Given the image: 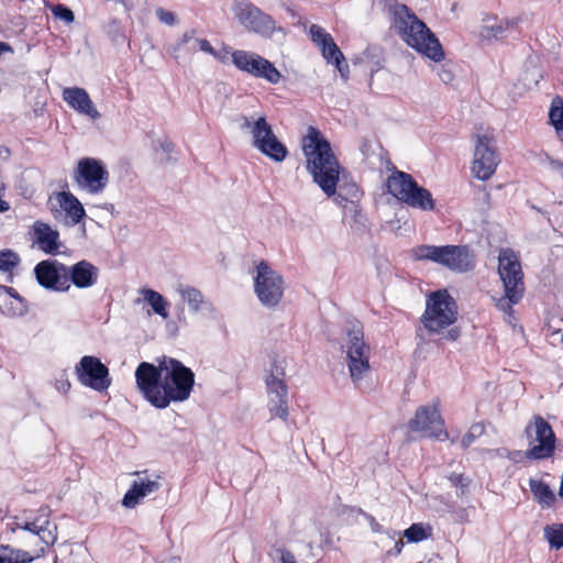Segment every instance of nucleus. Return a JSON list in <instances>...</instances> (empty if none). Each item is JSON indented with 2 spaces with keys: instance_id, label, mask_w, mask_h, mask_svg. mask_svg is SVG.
I'll list each match as a JSON object with an SVG mask.
<instances>
[{
  "instance_id": "obj_1",
  "label": "nucleus",
  "mask_w": 563,
  "mask_h": 563,
  "mask_svg": "<svg viewBox=\"0 0 563 563\" xmlns=\"http://www.w3.org/2000/svg\"><path fill=\"white\" fill-rule=\"evenodd\" d=\"M135 383L146 401L157 409H165L172 402H181L190 397L195 374L180 361L164 356L157 365L140 363L135 369Z\"/></svg>"
},
{
  "instance_id": "obj_2",
  "label": "nucleus",
  "mask_w": 563,
  "mask_h": 563,
  "mask_svg": "<svg viewBox=\"0 0 563 563\" xmlns=\"http://www.w3.org/2000/svg\"><path fill=\"white\" fill-rule=\"evenodd\" d=\"M302 150L306 157V168L313 183L328 197L335 195V187L340 183L343 169L330 143L317 129L309 128L308 135L303 140Z\"/></svg>"
},
{
  "instance_id": "obj_3",
  "label": "nucleus",
  "mask_w": 563,
  "mask_h": 563,
  "mask_svg": "<svg viewBox=\"0 0 563 563\" xmlns=\"http://www.w3.org/2000/svg\"><path fill=\"white\" fill-rule=\"evenodd\" d=\"M393 26L400 38L421 56L434 63L445 58L444 49L437 35L407 5L395 7Z\"/></svg>"
},
{
  "instance_id": "obj_4",
  "label": "nucleus",
  "mask_w": 563,
  "mask_h": 563,
  "mask_svg": "<svg viewBox=\"0 0 563 563\" xmlns=\"http://www.w3.org/2000/svg\"><path fill=\"white\" fill-rule=\"evenodd\" d=\"M340 349L346 355L350 377L356 387L369 374L371 347L364 340V330L360 321H346L339 339Z\"/></svg>"
},
{
  "instance_id": "obj_5",
  "label": "nucleus",
  "mask_w": 563,
  "mask_h": 563,
  "mask_svg": "<svg viewBox=\"0 0 563 563\" xmlns=\"http://www.w3.org/2000/svg\"><path fill=\"white\" fill-rule=\"evenodd\" d=\"M498 274L504 285L505 295L496 300V307L511 317L514 306L525 296V282L521 263L511 249H503L498 256Z\"/></svg>"
},
{
  "instance_id": "obj_6",
  "label": "nucleus",
  "mask_w": 563,
  "mask_h": 563,
  "mask_svg": "<svg viewBox=\"0 0 563 563\" xmlns=\"http://www.w3.org/2000/svg\"><path fill=\"white\" fill-rule=\"evenodd\" d=\"M410 253L415 261H429L454 273H468L476 264L475 256L467 245L421 244L413 247Z\"/></svg>"
},
{
  "instance_id": "obj_7",
  "label": "nucleus",
  "mask_w": 563,
  "mask_h": 563,
  "mask_svg": "<svg viewBox=\"0 0 563 563\" xmlns=\"http://www.w3.org/2000/svg\"><path fill=\"white\" fill-rule=\"evenodd\" d=\"M459 307L448 289L431 291L426 298V309L420 322L430 334L442 333L457 320Z\"/></svg>"
},
{
  "instance_id": "obj_8",
  "label": "nucleus",
  "mask_w": 563,
  "mask_h": 563,
  "mask_svg": "<svg viewBox=\"0 0 563 563\" xmlns=\"http://www.w3.org/2000/svg\"><path fill=\"white\" fill-rule=\"evenodd\" d=\"M389 195L411 208L431 211L435 207L431 192L419 186L410 174L398 170L389 162Z\"/></svg>"
},
{
  "instance_id": "obj_9",
  "label": "nucleus",
  "mask_w": 563,
  "mask_h": 563,
  "mask_svg": "<svg viewBox=\"0 0 563 563\" xmlns=\"http://www.w3.org/2000/svg\"><path fill=\"white\" fill-rule=\"evenodd\" d=\"M233 12L241 25L249 32L255 33L263 38H271L283 43L287 31L278 25L275 19L250 1L236 2Z\"/></svg>"
},
{
  "instance_id": "obj_10",
  "label": "nucleus",
  "mask_w": 563,
  "mask_h": 563,
  "mask_svg": "<svg viewBox=\"0 0 563 563\" xmlns=\"http://www.w3.org/2000/svg\"><path fill=\"white\" fill-rule=\"evenodd\" d=\"M474 157L471 166L472 175L483 181L492 178L500 163L495 146L493 132L476 134L474 136Z\"/></svg>"
},
{
  "instance_id": "obj_11",
  "label": "nucleus",
  "mask_w": 563,
  "mask_h": 563,
  "mask_svg": "<svg viewBox=\"0 0 563 563\" xmlns=\"http://www.w3.org/2000/svg\"><path fill=\"white\" fill-rule=\"evenodd\" d=\"M284 289L283 276L265 261H261L254 277V291L260 302L268 308L276 307L283 298Z\"/></svg>"
},
{
  "instance_id": "obj_12",
  "label": "nucleus",
  "mask_w": 563,
  "mask_h": 563,
  "mask_svg": "<svg viewBox=\"0 0 563 563\" xmlns=\"http://www.w3.org/2000/svg\"><path fill=\"white\" fill-rule=\"evenodd\" d=\"M408 429L422 437L434 438L439 441L449 439V432L438 404L419 407L415 417L408 421Z\"/></svg>"
},
{
  "instance_id": "obj_13",
  "label": "nucleus",
  "mask_w": 563,
  "mask_h": 563,
  "mask_svg": "<svg viewBox=\"0 0 563 563\" xmlns=\"http://www.w3.org/2000/svg\"><path fill=\"white\" fill-rule=\"evenodd\" d=\"M74 180L81 190L97 195L107 187L109 173L100 161L85 157L77 164V168L74 172Z\"/></svg>"
},
{
  "instance_id": "obj_14",
  "label": "nucleus",
  "mask_w": 563,
  "mask_h": 563,
  "mask_svg": "<svg viewBox=\"0 0 563 563\" xmlns=\"http://www.w3.org/2000/svg\"><path fill=\"white\" fill-rule=\"evenodd\" d=\"M79 383L96 391L107 390L112 383L109 368L96 356L86 355L75 366Z\"/></svg>"
},
{
  "instance_id": "obj_15",
  "label": "nucleus",
  "mask_w": 563,
  "mask_h": 563,
  "mask_svg": "<svg viewBox=\"0 0 563 563\" xmlns=\"http://www.w3.org/2000/svg\"><path fill=\"white\" fill-rule=\"evenodd\" d=\"M285 369L280 364H272L271 374L266 378L268 407L273 416L286 420L288 417V388L284 382Z\"/></svg>"
},
{
  "instance_id": "obj_16",
  "label": "nucleus",
  "mask_w": 563,
  "mask_h": 563,
  "mask_svg": "<svg viewBox=\"0 0 563 563\" xmlns=\"http://www.w3.org/2000/svg\"><path fill=\"white\" fill-rule=\"evenodd\" d=\"M37 283L45 289L67 291L70 288L68 266L58 261H42L34 267Z\"/></svg>"
},
{
  "instance_id": "obj_17",
  "label": "nucleus",
  "mask_w": 563,
  "mask_h": 563,
  "mask_svg": "<svg viewBox=\"0 0 563 563\" xmlns=\"http://www.w3.org/2000/svg\"><path fill=\"white\" fill-rule=\"evenodd\" d=\"M537 445L527 451V457L544 460L552 457L555 451V434L550 423L541 416L533 418Z\"/></svg>"
},
{
  "instance_id": "obj_18",
  "label": "nucleus",
  "mask_w": 563,
  "mask_h": 563,
  "mask_svg": "<svg viewBox=\"0 0 563 563\" xmlns=\"http://www.w3.org/2000/svg\"><path fill=\"white\" fill-rule=\"evenodd\" d=\"M14 529L32 532L47 547L53 545L57 540V526L48 520L47 514H41L32 521L15 522Z\"/></svg>"
},
{
  "instance_id": "obj_19",
  "label": "nucleus",
  "mask_w": 563,
  "mask_h": 563,
  "mask_svg": "<svg viewBox=\"0 0 563 563\" xmlns=\"http://www.w3.org/2000/svg\"><path fill=\"white\" fill-rule=\"evenodd\" d=\"M63 99L78 113L84 114L91 120H98L100 118L99 111L84 88H65L63 91Z\"/></svg>"
},
{
  "instance_id": "obj_20",
  "label": "nucleus",
  "mask_w": 563,
  "mask_h": 563,
  "mask_svg": "<svg viewBox=\"0 0 563 563\" xmlns=\"http://www.w3.org/2000/svg\"><path fill=\"white\" fill-rule=\"evenodd\" d=\"M239 121L240 129L246 131L251 135L254 148H257L262 142H265V140L275 135L272 125L267 122L264 115H241Z\"/></svg>"
},
{
  "instance_id": "obj_21",
  "label": "nucleus",
  "mask_w": 563,
  "mask_h": 563,
  "mask_svg": "<svg viewBox=\"0 0 563 563\" xmlns=\"http://www.w3.org/2000/svg\"><path fill=\"white\" fill-rule=\"evenodd\" d=\"M161 488V475H154L153 478H141L134 481L130 489L125 493L122 505L126 508H134L142 498L157 492Z\"/></svg>"
},
{
  "instance_id": "obj_22",
  "label": "nucleus",
  "mask_w": 563,
  "mask_h": 563,
  "mask_svg": "<svg viewBox=\"0 0 563 563\" xmlns=\"http://www.w3.org/2000/svg\"><path fill=\"white\" fill-rule=\"evenodd\" d=\"M99 268L88 261H80L68 267V277L77 288H89L97 283Z\"/></svg>"
},
{
  "instance_id": "obj_23",
  "label": "nucleus",
  "mask_w": 563,
  "mask_h": 563,
  "mask_svg": "<svg viewBox=\"0 0 563 563\" xmlns=\"http://www.w3.org/2000/svg\"><path fill=\"white\" fill-rule=\"evenodd\" d=\"M35 242L38 247L47 254H56L59 249V233L53 230L47 223L36 221L33 224Z\"/></svg>"
},
{
  "instance_id": "obj_24",
  "label": "nucleus",
  "mask_w": 563,
  "mask_h": 563,
  "mask_svg": "<svg viewBox=\"0 0 563 563\" xmlns=\"http://www.w3.org/2000/svg\"><path fill=\"white\" fill-rule=\"evenodd\" d=\"M57 200L59 207L66 212L67 217L70 218L73 225L79 223L85 217V209L81 202L73 194L68 191L58 192Z\"/></svg>"
},
{
  "instance_id": "obj_25",
  "label": "nucleus",
  "mask_w": 563,
  "mask_h": 563,
  "mask_svg": "<svg viewBox=\"0 0 563 563\" xmlns=\"http://www.w3.org/2000/svg\"><path fill=\"white\" fill-rule=\"evenodd\" d=\"M322 56L328 63H333L342 78L346 79L349 75V65L345 62L343 53L340 51L333 38L320 47Z\"/></svg>"
},
{
  "instance_id": "obj_26",
  "label": "nucleus",
  "mask_w": 563,
  "mask_h": 563,
  "mask_svg": "<svg viewBox=\"0 0 563 563\" xmlns=\"http://www.w3.org/2000/svg\"><path fill=\"white\" fill-rule=\"evenodd\" d=\"M360 197V189L355 183H349L344 173L340 176V183L335 187V195L331 196L333 200L343 207L345 203L356 202Z\"/></svg>"
},
{
  "instance_id": "obj_27",
  "label": "nucleus",
  "mask_w": 563,
  "mask_h": 563,
  "mask_svg": "<svg viewBox=\"0 0 563 563\" xmlns=\"http://www.w3.org/2000/svg\"><path fill=\"white\" fill-rule=\"evenodd\" d=\"M262 56L246 51H235L232 54L233 64L242 71L256 76Z\"/></svg>"
},
{
  "instance_id": "obj_28",
  "label": "nucleus",
  "mask_w": 563,
  "mask_h": 563,
  "mask_svg": "<svg viewBox=\"0 0 563 563\" xmlns=\"http://www.w3.org/2000/svg\"><path fill=\"white\" fill-rule=\"evenodd\" d=\"M256 150L277 163L285 161L288 155L287 147L278 140L276 135L268 137L265 140V142H262V144Z\"/></svg>"
},
{
  "instance_id": "obj_29",
  "label": "nucleus",
  "mask_w": 563,
  "mask_h": 563,
  "mask_svg": "<svg viewBox=\"0 0 563 563\" xmlns=\"http://www.w3.org/2000/svg\"><path fill=\"white\" fill-rule=\"evenodd\" d=\"M529 486L534 499L542 507H552L554 505L556 500L555 495L547 483L541 479L531 478Z\"/></svg>"
},
{
  "instance_id": "obj_30",
  "label": "nucleus",
  "mask_w": 563,
  "mask_h": 563,
  "mask_svg": "<svg viewBox=\"0 0 563 563\" xmlns=\"http://www.w3.org/2000/svg\"><path fill=\"white\" fill-rule=\"evenodd\" d=\"M181 298L188 302L189 308L194 312L200 311L203 307H210L211 303L205 300L202 292L190 286L179 285L177 288Z\"/></svg>"
},
{
  "instance_id": "obj_31",
  "label": "nucleus",
  "mask_w": 563,
  "mask_h": 563,
  "mask_svg": "<svg viewBox=\"0 0 563 563\" xmlns=\"http://www.w3.org/2000/svg\"><path fill=\"white\" fill-rule=\"evenodd\" d=\"M549 120L553 125L558 139L563 142V98L555 96L552 99Z\"/></svg>"
},
{
  "instance_id": "obj_32",
  "label": "nucleus",
  "mask_w": 563,
  "mask_h": 563,
  "mask_svg": "<svg viewBox=\"0 0 563 563\" xmlns=\"http://www.w3.org/2000/svg\"><path fill=\"white\" fill-rule=\"evenodd\" d=\"M33 556L10 545H0V563H31Z\"/></svg>"
},
{
  "instance_id": "obj_33",
  "label": "nucleus",
  "mask_w": 563,
  "mask_h": 563,
  "mask_svg": "<svg viewBox=\"0 0 563 563\" xmlns=\"http://www.w3.org/2000/svg\"><path fill=\"white\" fill-rule=\"evenodd\" d=\"M143 294L144 299L152 306L154 312L166 319L168 313L166 311V301L164 297L152 289H145Z\"/></svg>"
},
{
  "instance_id": "obj_34",
  "label": "nucleus",
  "mask_w": 563,
  "mask_h": 563,
  "mask_svg": "<svg viewBox=\"0 0 563 563\" xmlns=\"http://www.w3.org/2000/svg\"><path fill=\"white\" fill-rule=\"evenodd\" d=\"M342 208L344 210V217L352 218L353 222L350 223V225L353 230L358 231L365 227V218L356 202L345 203Z\"/></svg>"
},
{
  "instance_id": "obj_35",
  "label": "nucleus",
  "mask_w": 563,
  "mask_h": 563,
  "mask_svg": "<svg viewBox=\"0 0 563 563\" xmlns=\"http://www.w3.org/2000/svg\"><path fill=\"white\" fill-rule=\"evenodd\" d=\"M257 78H264L271 84H277L282 77L279 70L266 58H262L256 73Z\"/></svg>"
},
{
  "instance_id": "obj_36",
  "label": "nucleus",
  "mask_w": 563,
  "mask_h": 563,
  "mask_svg": "<svg viewBox=\"0 0 563 563\" xmlns=\"http://www.w3.org/2000/svg\"><path fill=\"white\" fill-rule=\"evenodd\" d=\"M544 538L553 549L563 548V523L550 525L544 528Z\"/></svg>"
},
{
  "instance_id": "obj_37",
  "label": "nucleus",
  "mask_w": 563,
  "mask_h": 563,
  "mask_svg": "<svg viewBox=\"0 0 563 563\" xmlns=\"http://www.w3.org/2000/svg\"><path fill=\"white\" fill-rule=\"evenodd\" d=\"M431 536V528H424L422 523H412L404 531V537L408 542H421Z\"/></svg>"
},
{
  "instance_id": "obj_38",
  "label": "nucleus",
  "mask_w": 563,
  "mask_h": 563,
  "mask_svg": "<svg viewBox=\"0 0 563 563\" xmlns=\"http://www.w3.org/2000/svg\"><path fill=\"white\" fill-rule=\"evenodd\" d=\"M20 263L19 255L11 250L0 251V272L7 273L15 268Z\"/></svg>"
},
{
  "instance_id": "obj_39",
  "label": "nucleus",
  "mask_w": 563,
  "mask_h": 563,
  "mask_svg": "<svg viewBox=\"0 0 563 563\" xmlns=\"http://www.w3.org/2000/svg\"><path fill=\"white\" fill-rule=\"evenodd\" d=\"M511 24L509 21H505L495 25H484L481 35L486 40L499 38Z\"/></svg>"
},
{
  "instance_id": "obj_40",
  "label": "nucleus",
  "mask_w": 563,
  "mask_h": 563,
  "mask_svg": "<svg viewBox=\"0 0 563 563\" xmlns=\"http://www.w3.org/2000/svg\"><path fill=\"white\" fill-rule=\"evenodd\" d=\"M312 42L320 48L332 40L331 34L324 31L321 26L312 24L309 30Z\"/></svg>"
},
{
  "instance_id": "obj_41",
  "label": "nucleus",
  "mask_w": 563,
  "mask_h": 563,
  "mask_svg": "<svg viewBox=\"0 0 563 563\" xmlns=\"http://www.w3.org/2000/svg\"><path fill=\"white\" fill-rule=\"evenodd\" d=\"M49 9L56 19H59L67 24L73 23L75 20L74 12L64 4H53Z\"/></svg>"
},
{
  "instance_id": "obj_42",
  "label": "nucleus",
  "mask_w": 563,
  "mask_h": 563,
  "mask_svg": "<svg viewBox=\"0 0 563 563\" xmlns=\"http://www.w3.org/2000/svg\"><path fill=\"white\" fill-rule=\"evenodd\" d=\"M366 57L372 62L373 65L377 66V70L383 67L385 60L384 49L376 45H369L366 48Z\"/></svg>"
},
{
  "instance_id": "obj_43",
  "label": "nucleus",
  "mask_w": 563,
  "mask_h": 563,
  "mask_svg": "<svg viewBox=\"0 0 563 563\" xmlns=\"http://www.w3.org/2000/svg\"><path fill=\"white\" fill-rule=\"evenodd\" d=\"M2 289L13 299H15L18 301V306L12 308V314H19V316H22L24 313H26L27 311V308L24 303V299L18 294V291L12 288V287H8V286H2Z\"/></svg>"
},
{
  "instance_id": "obj_44",
  "label": "nucleus",
  "mask_w": 563,
  "mask_h": 563,
  "mask_svg": "<svg viewBox=\"0 0 563 563\" xmlns=\"http://www.w3.org/2000/svg\"><path fill=\"white\" fill-rule=\"evenodd\" d=\"M448 478L453 486L461 488L462 494H464L471 483V481L462 473H451Z\"/></svg>"
},
{
  "instance_id": "obj_45",
  "label": "nucleus",
  "mask_w": 563,
  "mask_h": 563,
  "mask_svg": "<svg viewBox=\"0 0 563 563\" xmlns=\"http://www.w3.org/2000/svg\"><path fill=\"white\" fill-rule=\"evenodd\" d=\"M156 15H157L158 20L164 24L173 25L176 23L175 14L170 11L164 10L163 8H158L156 10Z\"/></svg>"
},
{
  "instance_id": "obj_46",
  "label": "nucleus",
  "mask_w": 563,
  "mask_h": 563,
  "mask_svg": "<svg viewBox=\"0 0 563 563\" xmlns=\"http://www.w3.org/2000/svg\"><path fill=\"white\" fill-rule=\"evenodd\" d=\"M195 34H196V31L195 30H190V31H186L183 36L179 38V41L176 43V45L174 46V53L178 52L181 49V47L186 44H188L189 42L194 41L195 42Z\"/></svg>"
},
{
  "instance_id": "obj_47",
  "label": "nucleus",
  "mask_w": 563,
  "mask_h": 563,
  "mask_svg": "<svg viewBox=\"0 0 563 563\" xmlns=\"http://www.w3.org/2000/svg\"><path fill=\"white\" fill-rule=\"evenodd\" d=\"M196 46H197L200 51H202V52H205V53H208V54H211V55H216V52H214L213 47H212V46L210 45V43H209L207 40H205V38H196V40H195V43H194V45H192V49H195V48H196Z\"/></svg>"
},
{
  "instance_id": "obj_48",
  "label": "nucleus",
  "mask_w": 563,
  "mask_h": 563,
  "mask_svg": "<svg viewBox=\"0 0 563 563\" xmlns=\"http://www.w3.org/2000/svg\"><path fill=\"white\" fill-rule=\"evenodd\" d=\"M278 553H279L280 563H297V560H296L294 553L290 552L289 550L279 549Z\"/></svg>"
},
{
  "instance_id": "obj_49",
  "label": "nucleus",
  "mask_w": 563,
  "mask_h": 563,
  "mask_svg": "<svg viewBox=\"0 0 563 563\" xmlns=\"http://www.w3.org/2000/svg\"><path fill=\"white\" fill-rule=\"evenodd\" d=\"M477 438L473 434V432L467 431L462 440H461V446L463 450H467L476 440Z\"/></svg>"
},
{
  "instance_id": "obj_50",
  "label": "nucleus",
  "mask_w": 563,
  "mask_h": 563,
  "mask_svg": "<svg viewBox=\"0 0 563 563\" xmlns=\"http://www.w3.org/2000/svg\"><path fill=\"white\" fill-rule=\"evenodd\" d=\"M461 334V331L459 328L454 327V328H450L445 333H443V339L445 341H455L459 339Z\"/></svg>"
},
{
  "instance_id": "obj_51",
  "label": "nucleus",
  "mask_w": 563,
  "mask_h": 563,
  "mask_svg": "<svg viewBox=\"0 0 563 563\" xmlns=\"http://www.w3.org/2000/svg\"><path fill=\"white\" fill-rule=\"evenodd\" d=\"M471 432H473V434L478 438V437H482L485 431H486V426L483 423V422H476V423H473L470 428Z\"/></svg>"
},
{
  "instance_id": "obj_52",
  "label": "nucleus",
  "mask_w": 563,
  "mask_h": 563,
  "mask_svg": "<svg viewBox=\"0 0 563 563\" xmlns=\"http://www.w3.org/2000/svg\"><path fill=\"white\" fill-rule=\"evenodd\" d=\"M380 190H382V192L376 198V203L385 205L387 202V198L385 197L387 194V180H383Z\"/></svg>"
},
{
  "instance_id": "obj_53",
  "label": "nucleus",
  "mask_w": 563,
  "mask_h": 563,
  "mask_svg": "<svg viewBox=\"0 0 563 563\" xmlns=\"http://www.w3.org/2000/svg\"><path fill=\"white\" fill-rule=\"evenodd\" d=\"M161 147L164 152H172L174 148V144L170 141H164L161 143Z\"/></svg>"
},
{
  "instance_id": "obj_54",
  "label": "nucleus",
  "mask_w": 563,
  "mask_h": 563,
  "mask_svg": "<svg viewBox=\"0 0 563 563\" xmlns=\"http://www.w3.org/2000/svg\"><path fill=\"white\" fill-rule=\"evenodd\" d=\"M367 520L371 523V528L374 532L380 531V526L375 521V519L371 516H367Z\"/></svg>"
},
{
  "instance_id": "obj_55",
  "label": "nucleus",
  "mask_w": 563,
  "mask_h": 563,
  "mask_svg": "<svg viewBox=\"0 0 563 563\" xmlns=\"http://www.w3.org/2000/svg\"><path fill=\"white\" fill-rule=\"evenodd\" d=\"M402 547H404V541L401 539L397 540L395 543V547H394V553L396 555L400 554Z\"/></svg>"
},
{
  "instance_id": "obj_56",
  "label": "nucleus",
  "mask_w": 563,
  "mask_h": 563,
  "mask_svg": "<svg viewBox=\"0 0 563 563\" xmlns=\"http://www.w3.org/2000/svg\"><path fill=\"white\" fill-rule=\"evenodd\" d=\"M10 150L5 146H0V156L3 157V158H9L10 157Z\"/></svg>"
},
{
  "instance_id": "obj_57",
  "label": "nucleus",
  "mask_w": 563,
  "mask_h": 563,
  "mask_svg": "<svg viewBox=\"0 0 563 563\" xmlns=\"http://www.w3.org/2000/svg\"><path fill=\"white\" fill-rule=\"evenodd\" d=\"M9 209H10L9 203L0 198V212H5Z\"/></svg>"
},
{
  "instance_id": "obj_58",
  "label": "nucleus",
  "mask_w": 563,
  "mask_h": 563,
  "mask_svg": "<svg viewBox=\"0 0 563 563\" xmlns=\"http://www.w3.org/2000/svg\"><path fill=\"white\" fill-rule=\"evenodd\" d=\"M11 51V47L9 44L4 43V42H0V55L3 53V52H10Z\"/></svg>"
},
{
  "instance_id": "obj_59",
  "label": "nucleus",
  "mask_w": 563,
  "mask_h": 563,
  "mask_svg": "<svg viewBox=\"0 0 563 563\" xmlns=\"http://www.w3.org/2000/svg\"><path fill=\"white\" fill-rule=\"evenodd\" d=\"M376 268H377V273L378 275L380 276L382 275V268H383V262L382 261H377L376 262Z\"/></svg>"
},
{
  "instance_id": "obj_60",
  "label": "nucleus",
  "mask_w": 563,
  "mask_h": 563,
  "mask_svg": "<svg viewBox=\"0 0 563 563\" xmlns=\"http://www.w3.org/2000/svg\"><path fill=\"white\" fill-rule=\"evenodd\" d=\"M396 5H399V4H398V3H396V4L393 7V9L390 10L391 4H388L389 11H390L391 13L394 12V9H395V7H396Z\"/></svg>"
},
{
  "instance_id": "obj_61",
  "label": "nucleus",
  "mask_w": 563,
  "mask_h": 563,
  "mask_svg": "<svg viewBox=\"0 0 563 563\" xmlns=\"http://www.w3.org/2000/svg\"><path fill=\"white\" fill-rule=\"evenodd\" d=\"M526 433H527L528 435H530V426H528V427L526 428Z\"/></svg>"
},
{
  "instance_id": "obj_62",
  "label": "nucleus",
  "mask_w": 563,
  "mask_h": 563,
  "mask_svg": "<svg viewBox=\"0 0 563 563\" xmlns=\"http://www.w3.org/2000/svg\"><path fill=\"white\" fill-rule=\"evenodd\" d=\"M145 473H146V471H143V472H135L134 474L139 476V475H141V474H145Z\"/></svg>"
},
{
  "instance_id": "obj_63",
  "label": "nucleus",
  "mask_w": 563,
  "mask_h": 563,
  "mask_svg": "<svg viewBox=\"0 0 563 563\" xmlns=\"http://www.w3.org/2000/svg\"><path fill=\"white\" fill-rule=\"evenodd\" d=\"M66 386H67V389H66V390H68V389L70 388V384H69V383H67V384H66Z\"/></svg>"
}]
</instances>
